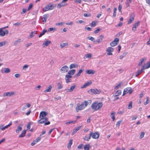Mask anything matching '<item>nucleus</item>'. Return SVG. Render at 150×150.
Returning a JSON list of instances; mask_svg holds the SVG:
<instances>
[{
	"mask_svg": "<svg viewBox=\"0 0 150 150\" xmlns=\"http://www.w3.org/2000/svg\"><path fill=\"white\" fill-rule=\"evenodd\" d=\"M91 100H89L87 101L85 100L82 102L81 104L77 103L76 108V111L78 112L79 111L83 110L89 104L91 103Z\"/></svg>",
	"mask_w": 150,
	"mask_h": 150,
	"instance_id": "1",
	"label": "nucleus"
},
{
	"mask_svg": "<svg viewBox=\"0 0 150 150\" xmlns=\"http://www.w3.org/2000/svg\"><path fill=\"white\" fill-rule=\"evenodd\" d=\"M103 106V104L101 102L95 101L92 103L91 107L94 111H97L101 109Z\"/></svg>",
	"mask_w": 150,
	"mask_h": 150,
	"instance_id": "2",
	"label": "nucleus"
},
{
	"mask_svg": "<svg viewBox=\"0 0 150 150\" xmlns=\"http://www.w3.org/2000/svg\"><path fill=\"white\" fill-rule=\"evenodd\" d=\"M40 119L38 121V123L39 124H42L45 123L44 125H46L50 124V122L49 121L47 122L48 120L47 117H41L40 118Z\"/></svg>",
	"mask_w": 150,
	"mask_h": 150,
	"instance_id": "3",
	"label": "nucleus"
},
{
	"mask_svg": "<svg viewBox=\"0 0 150 150\" xmlns=\"http://www.w3.org/2000/svg\"><path fill=\"white\" fill-rule=\"evenodd\" d=\"M54 8L53 5L51 4H49L46 5L44 7L42 8V11L44 12H45L48 11L52 10Z\"/></svg>",
	"mask_w": 150,
	"mask_h": 150,
	"instance_id": "4",
	"label": "nucleus"
},
{
	"mask_svg": "<svg viewBox=\"0 0 150 150\" xmlns=\"http://www.w3.org/2000/svg\"><path fill=\"white\" fill-rule=\"evenodd\" d=\"M88 92L90 93L91 94H99L101 93V91L100 89L95 88L91 89L88 90Z\"/></svg>",
	"mask_w": 150,
	"mask_h": 150,
	"instance_id": "5",
	"label": "nucleus"
},
{
	"mask_svg": "<svg viewBox=\"0 0 150 150\" xmlns=\"http://www.w3.org/2000/svg\"><path fill=\"white\" fill-rule=\"evenodd\" d=\"M133 91V90L131 88L129 87L127 88L124 89L122 96H124L128 93L131 94Z\"/></svg>",
	"mask_w": 150,
	"mask_h": 150,
	"instance_id": "6",
	"label": "nucleus"
},
{
	"mask_svg": "<svg viewBox=\"0 0 150 150\" xmlns=\"http://www.w3.org/2000/svg\"><path fill=\"white\" fill-rule=\"evenodd\" d=\"M90 135H91V137L94 139H98L99 137V134L97 132H96L94 133L91 132L90 133Z\"/></svg>",
	"mask_w": 150,
	"mask_h": 150,
	"instance_id": "7",
	"label": "nucleus"
},
{
	"mask_svg": "<svg viewBox=\"0 0 150 150\" xmlns=\"http://www.w3.org/2000/svg\"><path fill=\"white\" fill-rule=\"evenodd\" d=\"M135 15L134 13H132L129 16V20L127 23V24L132 23L134 20Z\"/></svg>",
	"mask_w": 150,
	"mask_h": 150,
	"instance_id": "8",
	"label": "nucleus"
},
{
	"mask_svg": "<svg viewBox=\"0 0 150 150\" xmlns=\"http://www.w3.org/2000/svg\"><path fill=\"white\" fill-rule=\"evenodd\" d=\"M119 41V39L118 38H115L114 40L110 43V45L112 47H114L116 45Z\"/></svg>",
	"mask_w": 150,
	"mask_h": 150,
	"instance_id": "9",
	"label": "nucleus"
},
{
	"mask_svg": "<svg viewBox=\"0 0 150 150\" xmlns=\"http://www.w3.org/2000/svg\"><path fill=\"white\" fill-rule=\"evenodd\" d=\"M67 1L68 0H63L62 2L60 3L57 4V7L58 8H59L67 4L66 2H65Z\"/></svg>",
	"mask_w": 150,
	"mask_h": 150,
	"instance_id": "10",
	"label": "nucleus"
},
{
	"mask_svg": "<svg viewBox=\"0 0 150 150\" xmlns=\"http://www.w3.org/2000/svg\"><path fill=\"white\" fill-rule=\"evenodd\" d=\"M69 69L67 65H65L63 67L60 69V71L62 73L67 72Z\"/></svg>",
	"mask_w": 150,
	"mask_h": 150,
	"instance_id": "11",
	"label": "nucleus"
},
{
	"mask_svg": "<svg viewBox=\"0 0 150 150\" xmlns=\"http://www.w3.org/2000/svg\"><path fill=\"white\" fill-rule=\"evenodd\" d=\"M3 28H0V35L1 36H4L5 34H7L8 33V31L7 30H6L5 31L3 30Z\"/></svg>",
	"mask_w": 150,
	"mask_h": 150,
	"instance_id": "12",
	"label": "nucleus"
},
{
	"mask_svg": "<svg viewBox=\"0 0 150 150\" xmlns=\"http://www.w3.org/2000/svg\"><path fill=\"white\" fill-rule=\"evenodd\" d=\"M76 87L75 85L74 84L71 86L70 89H66L64 91L67 92H70L73 91Z\"/></svg>",
	"mask_w": 150,
	"mask_h": 150,
	"instance_id": "13",
	"label": "nucleus"
},
{
	"mask_svg": "<svg viewBox=\"0 0 150 150\" xmlns=\"http://www.w3.org/2000/svg\"><path fill=\"white\" fill-rule=\"evenodd\" d=\"M15 93L14 92L5 93L3 94V96L4 97L6 96H11L14 95Z\"/></svg>",
	"mask_w": 150,
	"mask_h": 150,
	"instance_id": "14",
	"label": "nucleus"
},
{
	"mask_svg": "<svg viewBox=\"0 0 150 150\" xmlns=\"http://www.w3.org/2000/svg\"><path fill=\"white\" fill-rule=\"evenodd\" d=\"M140 23V22L139 21H138L134 24L132 28V31L134 32L136 30V28L138 26Z\"/></svg>",
	"mask_w": 150,
	"mask_h": 150,
	"instance_id": "15",
	"label": "nucleus"
},
{
	"mask_svg": "<svg viewBox=\"0 0 150 150\" xmlns=\"http://www.w3.org/2000/svg\"><path fill=\"white\" fill-rule=\"evenodd\" d=\"M30 106L31 105L29 103H27L26 104H23L22 110L23 111H24L27 108H29Z\"/></svg>",
	"mask_w": 150,
	"mask_h": 150,
	"instance_id": "16",
	"label": "nucleus"
},
{
	"mask_svg": "<svg viewBox=\"0 0 150 150\" xmlns=\"http://www.w3.org/2000/svg\"><path fill=\"white\" fill-rule=\"evenodd\" d=\"M72 77V76H70V75H67L65 76V79L66 80V82L67 83H68L69 82H71V78Z\"/></svg>",
	"mask_w": 150,
	"mask_h": 150,
	"instance_id": "17",
	"label": "nucleus"
},
{
	"mask_svg": "<svg viewBox=\"0 0 150 150\" xmlns=\"http://www.w3.org/2000/svg\"><path fill=\"white\" fill-rule=\"evenodd\" d=\"M49 14H46L43 15V17L42 18V22L45 23L46 20L49 17Z\"/></svg>",
	"mask_w": 150,
	"mask_h": 150,
	"instance_id": "18",
	"label": "nucleus"
},
{
	"mask_svg": "<svg viewBox=\"0 0 150 150\" xmlns=\"http://www.w3.org/2000/svg\"><path fill=\"white\" fill-rule=\"evenodd\" d=\"M91 135H90V134L89 135L86 134V136L83 137V139L84 140L86 141H89L91 139Z\"/></svg>",
	"mask_w": 150,
	"mask_h": 150,
	"instance_id": "19",
	"label": "nucleus"
},
{
	"mask_svg": "<svg viewBox=\"0 0 150 150\" xmlns=\"http://www.w3.org/2000/svg\"><path fill=\"white\" fill-rule=\"evenodd\" d=\"M47 115V113L45 111H42L40 112L39 118L41 117H45Z\"/></svg>",
	"mask_w": 150,
	"mask_h": 150,
	"instance_id": "20",
	"label": "nucleus"
},
{
	"mask_svg": "<svg viewBox=\"0 0 150 150\" xmlns=\"http://www.w3.org/2000/svg\"><path fill=\"white\" fill-rule=\"evenodd\" d=\"M150 67V62L147 63L146 64H145L142 66L141 68H143V70L145 69H147Z\"/></svg>",
	"mask_w": 150,
	"mask_h": 150,
	"instance_id": "21",
	"label": "nucleus"
},
{
	"mask_svg": "<svg viewBox=\"0 0 150 150\" xmlns=\"http://www.w3.org/2000/svg\"><path fill=\"white\" fill-rule=\"evenodd\" d=\"M76 72V70L73 69L71 70H69L68 72V75L72 76V75H74Z\"/></svg>",
	"mask_w": 150,
	"mask_h": 150,
	"instance_id": "22",
	"label": "nucleus"
},
{
	"mask_svg": "<svg viewBox=\"0 0 150 150\" xmlns=\"http://www.w3.org/2000/svg\"><path fill=\"white\" fill-rule=\"evenodd\" d=\"M91 83H92L91 81L87 82L84 84V85L81 87V88H86L87 86H89Z\"/></svg>",
	"mask_w": 150,
	"mask_h": 150,
	"instance_id": "23",
	"label": "nucleus"
},
{
	"mask_svg": "<svg viewBox=\"0 0 150 150\" xmlns=\"http://www.w3.org/2000/svg\"><path fill=\"white\" fill-rule=\"evenodd\" d=\"M143 68H141V70H138L135 73V76L137 77L138 75L141 74L143 71Z\"/></svg>",
	"mask_w": 150,
	"mask_h": 150,
	"instance_id": "24",
	"label": "nucleus"
},
{
	"mask_svg": "<svg viewBox=\"0 0 150 150\" xmlns=\"http://www.w3.org/2000/svg\"><path fill=\"white\" fill-rule=\"evenodd\" d=\"M4 71L3 70H1L2 73H8L10 71V69L8 68H5L4 69Z\"/></svg>",
	"mask_w": 150,
	"mask_h": 150,
	"instance_id": "25",
	"label": "nucleus"
},
{
	"mask_svg": "<svg viewBox=\"0 0 150 150\" xmlns=\"http://www.w3.org/2000/svg\"><path fill=\"white\" fill-rule=\"evenodd\" d=\"M103 38V36L102 35H101L99 36V38L97 39L96 41L98 43H100L102 41Z\"/></svg>",
	"mask_w": 150,
	"mask_h": 150,
	"instance_id": "26",
	"label": "nucleus"
},
{
	"mask_svg": "<svg viewBox=\"0 0 150 150\" xmlns=\"http://www.w3.org/2000/svg\"><path fill=\"white\" fill-rule=\"evenodd\" d=\"M51 42L50 40H48L44 42L43 43V47L45 46H47L49 44H50Z\"/></svg>",
	"mask_w": 150,
	"mask_h": 150,
	"instance_id": "27",
	"label": "nucleus"
},
{
	"mask_svg": "<svg viewBox=\"0 0 150 150\" xmlns=\"http://www.w3.org/2000/svg\"><path fill=\"white\" fill-rule=\"evenodd\" d=\"M86 72L88 74H93L95 73V71H93L91 69H89L86 70Z\"/></svg>",
	"mask_w": 150,
	"mask_h": 150,
	"instance_id": "28",
	"label": "nucleus"
},
{
	"mask_svg": "<svg viewBox=\"0 0 150 150\" xmlns=\"http://www.w3.org/2000/svg\"><path fill=\"white\" fill-rule=\"evenodd\" d=\"M78 65L75 64H71L69 66V68L71 69L74 68H77L78 67Z\"/></svg>",
	"mask_w": 150,
	"mask_h": 150,
	"instance_id": "29",
	"label": "nucleus"
},
{
	"mask_svg": "<svg viewBox=\"0 0 150 150\" xmlns=\"http://www.w3.org/2000/svg\"><path fill=\"white\" fill-rule=\"evenodd\" d=\"M91 146L89 144H86L84 146V150H89Z\"/></svg>",
	"mask_w": 150,
	"mask_h": 150,
	"instance_id": "30",
	"label": "nucleus"
},
{
	"mask_svg": "<svg viewBox=\"0 0 150 150\" xmlns=\"http://www.w3.org/2000/svg\"><path fill=\"white\" fill-rule=\"evenodd\" d=\"M26 133V130H23L22 132V133L19 135V137H23L25 136Z\"/></svg>",
	"mask_w": 150,
	"mask_h": 150,
	"instance_id": "31",
	"label": "nucleus"
},
{
	"mask_svg": "<svg viewBox=\"0 0 150 150\" xmlns=\"http://www.w3.org/2000/svg\"><path fill=\"white\" fill-rule=\"evenodd\" d=\"M52 86L51 85L49 86V87H48V88L46 89H45L44 91V92L45 93H46L47 92H50L51 91V89L52 88Z\"/></svg>",
	"mask_w": 150,
	"mask_h": 150,
	"instance_id": "32",
	"label": "nucleus"
},
{
	"mask_svg": "<svg viewBox=\"0 0 150 150\" xmlns=\"http://www.w3.org/2000/svg\"><path fill=\"white\" fill-rule=\"evenodd\" d=\"M22 128L20 126H18L17 129L16 130V132L17 133H18L21 131L22 130Z\"/></svg>",
	"mask_w": 150,
	"mask_h": 150,
	"instance_id": "33",
	"label": "nucleus"
},
{
	"mask_svg": "<svg viewBox=\"0 0 150 150\" xmlns=\"http://www.w3.org/2000/svg\"><path fill=\"white\" fill-rule=\"evenodd\" d=\"M121 93V91L120 90H119L117 91L115 93V95H113L114 97H116L120 95Z\"/></svg>",
	"mask_w": 150,
	"mask_h": 150,
	"instance_id": "34",
	"label": "nucleus"
},
{
	"mask_svg": "<svg viewBox=\"0 0 150 150\" xmlns=\"http://www.w3.org/2000/svg\"><path fill=\"white\" fill-rule=\"evenodd\" d=\"M83 71V70L82 69H79V72H78V73H77L74 76V77H78V76H80L81 75V74Z\"/></svg>",
	"mask_w": 150,
	"mask_h": 150,
	"instance_id": "35",
	"label": "nucleus"
},
{
	"mask_svg": "<svg viewBox=\"0 0 150 150\" xmlns=\"http://www.w3.org/2000/svg\"><path fill=\"white\" fill-rule=\"evenodd\" d=\"M72 142L73 140L72 139H70L69 143L67 144V148L68 149H69L71 147V146L72 144Z\"/></svg>",
	"mask_w": 150,
	"mask_h": 150,
	"instance_id": "36",
	"label": "nucleus"
},
{
	"mask_svg": "<svg viewBox=\"0 0 150 150\" xmlns=\"http://www.w3.org/2000/svg\"><path fill=\"white\" fill-rule=\"evenodd\" d=\"M115 112H113L111 113L110 116L112 118V120L113 121H114L115 119Z\"/></svg>",
	"mask_w": 150,
	"mask_h": 150,
	"instance_id": "37",
	"label": "nucleus"
},
{
	"mask_svg": "<svg viewBox=\"0 0 150 150\" xmlns=\"http://www.w3.org/2000/svg\"><path fill=\"white\" fill-rule=\"evenodd\" d=\"M68 45V43L67 42L64 43H61L60 45L61 48H63L65 47L66 46Z\"/></svg>",
	"mask_w": 150,
	"mask_h": 150,
	"instance_id": "38",
	"label": "nucleus"
},
{
	"mask_svg": "<svg viewBox=\"0 0 150 150\" xmlns=\"http://www.w3.org/2000/svg\"><path fill=\"white\" fill-rule=\"evenodd\" d=\"M106 51L107 52H112L113 51V49L112 47H109L107 49Z\"/></svg>",
	"mask_w": 150,
	"mask_h": 150,
	"instance_id": "39",
	"label": "nucleus"
},
{
	"mask_svg": "<svg viewBox=\"0 0 150 150\" xmlns=\"http://www.w3.org/2000/svg\"><path fill=\"white\" fill-rule=\"evenodd\" d=\"M122 84V82H120L119 83L115 86V87H114V89L115 90H117V89L118 88L120 87L121 85Z\"/></svg>",
	"mask_w": 150,
	"mask_h": 150,
	"instance_id": "40",
	"label": "nucleus"
},
{
	"mask_svg": "<svg viewBox=\"0 0 150 150\" xmlns=\"http://www.w3.org/2000/svg\"><path fill=\"white\" fill-rule=\"evenodd\" d=\"M21 41V40L20 39H18L16 41H15L13 43L14 45H16L18 44Z\"/></svg>",
	"mask_w": 150,
	"mask_h": 150,
	"instance_id": "41",
	"label": "nucleus"
},
{
	"mask_svg": "<svg viewBox=\"0 0 150 150\" xmlns=\"http://www.w3.org/2000/svg\"><path fill=\"white\" fill-rule=\"evenodd\" d=\"M57 85L58 86L57 89H60L62 88L63 86L62 84H61L60 83H57Z\"/></svg>",
	"mask_w": 150,
	"mask_h": 150,
	"instance_id": "42",
	"label": "nucleus"
},
{
	"mask_svg": "<svg viewBox=\"0 0 150 150\" xmlns=\"http://www.w3.org/2000/svg\"><path fill=\"white\" fill-rule=\"evenodd\" d=\"M76 121H70L67 122L65 123L67 125H69L70 123L74 124L76 123Z\"/></svg>",
	"mask_w": 150,
	"mask_h": 150,
	"instance_id": "43",
	"label": "nucleus"
},
{
	"mask_svg": "<svg viewBox=\"0 0 150 150\" xmlns=\"http://www.w3.org/2000/svg\"><path fill=\"white\" fill-rule=\"evenodd\" d=\"M117 10V8H114L113 15V16L115 17L116 16Z\"/></svg>",
	"mask_w": 150,
	"mask_h": 150,
	"instance_id": "44",
	"label": "nucleus"
},
{
	"mask_svg": "<svg viewBox=\"0 0 150 150\" xmlns=\"http://www.w3.org/2000/svg\"><path fill=\"white\" fill-rule=\"evenodd\" d=\"M88 39L89 40L92 41H93L94 42H95V41L94 38H93L92 37H91V36L88 37Z\"/></svg>",
	"mask_w": 150,
	"mask_h": 150,
	"instance_id": "45",
	"label": "nucleus"
},
{
	"mask_svg": "<svg viewBox=\"0 0 150 150\" xmlns=\"http://www.w3.org/2000/svg\"><path fill=\"white\" fill-rule=\"evenodd\" d=\"M41 137H39L35 140V141L37 143L40 141V140L41 139Z\"/></svg>",
	"mask_w": 150,
	"mask_h": 150,
	"instance_id": "46",
	"label": "nucleus"
},
{
	"mask_svg": "<svg viewBox=\"0 0 150 150\" xmlns=\"http://www.w3.org/2000/svg\"><path fill=\"white\" fill-rule=\"evenodd\" d=\"M122 120H120L118 121L116 124L117 126L119 127L120 126V124L122 122Z\"/></svg>",
	"mask_w": 150,
	"mask_h": 150,
	"instance_id": "47",
	"label": "nucleus"
},
{
	"mask_svg": "<svg viewBox=\"0 0 150 150\" xmlns=\"http://www.w3.org/2000/svg\"><path fill=\"white\" fill-rule=\"evenodd\" d=\"M145 134V133L144 132H142L140 134V138H142L144 137V135Z\"/></svg>",
	"mask_w": 150,
	"mask_h": 150,
	"instance_id": "48",
	"label": "nucleus"
},
{
	"mask_svg": "<svg viewBox=\"0 0 150 150\" xmlns=\"http://www.w3.org/2000/svg\"><path fill=\"white\" fill-rule=\"evenodd\" d=\"M9 127L8 126V125L4 126V127H2V129H1V130L2 131H4V130H5L6 129L8 128Z\"/></svg>",
	"mask_w": 150,
	"mask_h": 150,
	"instance_id": "49",
	"label": "nucleus"
},
{
	"mask_svg": "<svg viewBox=\"0 0 150 150\" xmlns=\"http://www.w3.org/2000/svg\"><path fill=\"white\" fill-rule=\"evenodd\" d=\"M9 127L8 126V125L4 126V127H2V129H1V130L2 131H4V130H5L6 129L8 128Z\"/></svg>",
	"mask_w": 150,
	"mask_h": 150,
	"instance_id": "50",
	"label": "nucleus"
},
{
	"mask_svg": "<svg viewBox=\"0 0 150 150\" xmlns=\"http://www.w3.org/2000/svg\"><path fill=\"white\" fill-rule=\"evenodd\" d=\"M28 65L25 64L23 66V69L24 70H25L27 68H28Z\"/></svg>",
	"mask_w": 150,
	"mask_h": 150,
	"instance_id": "51",
	"label": "nucleus"
},
{
	"mask_svg": "<svg viewBox=\"0 0 150 150\" xmlns=\"http://www.w3.org/2000/svg\"><path fill=\"white\" fill-rule=\"evenodd\" d=\"M85 57L88 58H91V55L90 54H86L85 56Z\"/></svg>",
	"mask_w": 150,
	"mask_h": 150,
	"instance_id": "52",
	"label": "nucleus"
},
{
	"mask_svg": "<svg viewBox=\"0 0 150 150\" xmlns=\"http://www.w3.org/2000/svg\"><path fill=\"white\" fill-rule=\"evenodd\" d=\"M64 23L63 22H61L60 23H56V25H59V26L62 25L64 24Z\"/></svg>",
	"mask_w": 150,
	"mask_h": 150,
	"instance_id": "53",
	"label": "nucleus"
},
{
	"mask_svg": "<svg viewBox=\"0 0 150 150\" xmlns=\"http://www.w3.org/2000/svg\"><path fill=\"white\" fill-rule=\"evenodd\" d=\"M32 7H33V4H30L29 5V6L27 9V11H29L30 9L32 8Z\"/></svg>",
	"mask_w": 150,
	"mask_h": 150,
	"instance_id": "54",
	"label": "nucleus"
},
{
	"mask_svg": "<svg viewBox=\"0 0 150 150\" xmlns=\"http://www.w3.org/2000/svg\"><path fill=\"white\" fill-rule=\"evenodd\" d=\"M47 32V30L45 29H44L43 30V31L41 32L40 34L42 35H44L45 33Z\"/></svg>",
	"mask_w": 150,
	"mask_h": 150,
	"instance_id": "55",
	"label": "nucleus"
},
{
	"mask_svg": "<svg viewBox=\"0 0 150 150\" xmlns=\"http://www.w3.org/2000/svg\"><path fill=\"white\" fill-rule=\"evenodd\" d=\"M144 61V59H142L139 62L138 65V66H141L142 65V62Z\"/></svg>",
	"mask_w": 150,
	"mask_h": 150,
	"instance_id": "56",
	"label": "nucleus"
},
{
	"mask_svg": "<svg viewBox=\"0 0 150 150\" xmlns=\"http://www.w3.org/2000/svg\"><path fill=\"white\" fill-rule=\"evenodd\" d=\"M132 102H130L129 104L128 108V109H130L132 108Z\"/></svg>",
	"mask_w": 150,
	"mask_h": 150,
	"instance_id": "57",
	"label": "nucleus"
},
{
	"mask_svg": "<svg viewBox=\"0 0 150 150\" xmlns=\"http://www.w3.org/2000/svg\"><path fill=\"white\" fill-rule=\"evenodd\" d=\"M91 26L92 27H94L96 25V24L95 22V21H93L91 23Z\"/></svg>",
	"mask_w": 150,
	"mask_h": 150,
	"instance_id": "58",
	"label": "nucleus"
},
{
	"mask_svg": "<svg viewBox=\"0 0 150 150\" xmlns=\"http://www.w3.org/2000/svg\"><path fill=\"white\" fill-rule=\"evenodd\" d=\"M149 103V100L148 98H147V100H146V101L144 103V105H146L148 103Z\"/></svg>",
	"mask_w": 150,
	"mask_h": 150,
	"instance_id": "59",
	"label": "nucleus"
},
{
	"mask_svg": "<svg viewBox=\"0 0 150 150\" xmlns=\"http://www.w3.org/2000/svg\"><path fill=\"white\" fill-rule=\"evenodd\" d=\"M77 132V130L75 129H73V132L71 134L72 135H74L75 133H76Z\"/></svg>",
	"mask_w": 150,
	"mask_h": 150,
	"instance_id": "60",
	"label": "nucleus"
},
{
	"mask_svg": "<svg viewBox=\"0 0 150 150\" xmlns=\"http://www.w3.org/2000/svg\"><path fill=\"white\" fill-rule=\"evenodd\" d=\"M82 146L83 144H79L77 147V149H82Z\"/></svg>",
	"mask_w": 150,
	"mask_h": 150,
	"instance_id": "61",
	"label": "nucleus"
},
{
	"mask_svg": "<svg viewBox=\"0 0 150 150\" xmlns=\"http://www.w3.org/2000/svg\"><path fill=\"white\" fill-rule=\"evenodd\" d=\"M37 143L36 142V141L34 140L33 141L31 144L30 145L31 146H33L35 144H36Z\"/></svg>",
	"mask_w": 150,
	"mask_h": 150,
	"instance_id": "62",
	"label": "nucleus"
},
{
	"mask_svg": "<svg viewBox=\"0 0 150 150\" xmlns=\"http://www.w3.org/2000/svg\"><path fill=\"white\" fill-rule=\"evenodd\" d=\"M34 33V32L33 31H32L31 32V33L29 35V36L30 38H33V34Z\"/></svg>",
	"mask_w": 150,
	"mask_h": 150,
	"instance_id": "63",
	"label": "nucleus"
},
{
	"mask_svg": "<svg viewBox=\"0 0 150 150\" xmlns=\"http://www.w3.org/2000/svg\"><path fill=\"white\" fill-rule=\"evenodd\" d=\"M100 31V29L99 28H98L94 31V33L95 34H97Z\"/></svg>",
	"mask_w": 150,
	"mask_h": 150,
	"instance_id": "64",
	"label": "nucleus"
}]
</instances>
